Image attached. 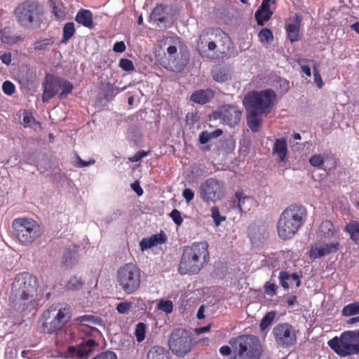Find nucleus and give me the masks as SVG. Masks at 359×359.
<instances>
[{
	"mask_svg": "<svg viewBox=\"0 0 359 359\" xmlns=\"http://www.w3.org/2000/svg\"><path fill=\"white\" fill-rule=\"evenodd\" d=\"M36 290V277L26 272L18 274L11 285L9 295L11 306L20 311L26 310L34 304Z\"/></svg>",
	"mask_w": 359,
	"mask_h": 359,
	"instance_id": "obj_1",
	"label": "nucleus"
},
{
	"mask_svg": "<svg viewBox=\"0 0 359 359\" xmlns=\"http://www.w3.org/2000/svg\"><path fill=\"white\" fill-rule=\"evenodd\" d=\"M208 244L196 242L184 248L178 266L181 274H196L209 261Z\"/></svg>",
	"mask_w": 359,
	"mask_h": 359,
	"instance_id": "obj_2",
	"label": "nucleus"
},
{
	"mask_svg": "<svg viewBox=\"0 0 359 359\" xmlns=\"http://www.w3.org/2000/svg\"><path fill=\"white\" fill-rule=\"evenodd\" d=\"M306 217V208L302 205H292L285 208L277 223L279 238L282 240L292 238L304 224Z\"/></svg>",
	"mask_w": 359,
	"mask_h": 359,
	"instance_id": "obj_3",
	"label": "nucleus"
},
{
	"mask_svg": "<svg viewBox=\"0 0 359 359\" xmlns=\"http://www.w3.org/2000/svg\"><path fill=\"white\" fill-rule=\"evenodd\" d=\"M229 37L220 29H208L199 36L197 48L202 57L217 59L224 54Z\"/></svg>",
	"mask_w": 359,
	"mask_h": 359,
	"instance_id": "obj_4",
	"label": "nucleus"
},
{
	"mask_svg": "<svg viewBox=\"0 0 359 359\" xmlns=\"http://www.w3.org/2000/svg\"><path fill=\"white\" fill-rule=\"evenodd\" d=\"M229 344L233 349L230 359H259L262 348L259 339L252 334H244L231 339Z\"/></svg>",
	"mask_w": 359,
	"mask_h": 359,
	"instance_id": "obj_5",
	"label": "nucleus"
},
{
	"mask_svg": "<svg viewBox=\"0 0 359 359\" xmlns=\"http://www.w3.org/2000/svg\"><path fill=\"white\" fill-rule=\"evenodd\" d=\"M43 8L36 1L28 0L20 4L14 11L18 24L25 28L39 27L43 20Z\"/></svg>",
	"mask_w": 359,
	"mask_h": 359,
	"instance_id": "obj_6",
	"label": "nucleus"
},
{
	"mask_svg": "<svg viewBox=\"0 0 359 359\" xmlns=\"http://www.w3.org/2000/svg\"><path fill=\"white\" fill-rule=\"evenodd\" d=\"M116 281L120 290L125 294H132L140 287L141 270L136 264H124L119 266L116 272Z\"/></svg>",
	"mask_w": 359,
	"mask_h": 359,
	"instance_id": "obj_7",
	"label": "nucleus"
},
{
	"mask_svg": "<svg viewBox=\"0 0 359 359\" xmlns=\"http://www.w3.org/2000/svg\"><path fill=\"white\" fill-rule=\"evenodd\" d=\"M12 226L18 241L25 246L32 244L41 233V229L39 223L31 218L15 219L13 221Z\"/></svg>",
	"mask_w": 359,
	"mask_h": 359,
	"instance_id": "obj_8",
	"label": "nucleus"
},
{
	"mask_svg": "<svg viewBox=\"0 0 359 359\" xmlns=\"http://www.w3.org/2000/svg\"><path fill=\"white\" fill-rule=\"evenodd\" d=\"M43 92L41 99L43 102H47L55 96L60 90L62 91L59 94V98L60 100L65 99L72 93L73 85L62 77L47 74L43 83Z\"/></svg>",
	"mask_w": 359,
	"mask_h": 359,
	"instance_id": "obj_9",
	"label": "nucleus"
},
{
	"mask_svg": "<svg viewBox=\"0 0 359 359\" xmlns=\"http://www.w3.org/2000/svg\"><path fill=\"white\" fill-rule=\"evenodd\" d=\"M276 99V93L271 89L248 93L243 100L246 109H252L262 113H268Z\"/></svg>",
	"mask_w": 359,
	"mask_h": 359,
	"instance_id": "obj_10",
	"label": "nucleus"
},
{
	"mask_svg": "<svg viewBox=\"0 0 359 359\" xmlns=\"http://www.w3.org/2000/svg\"><path fill=\"white\" fill-rule=\"evenodd\" d=\"M161 50H166V57L171 67L176 70H181L187 63V55H182L179 58L177 49L182 46L180 39L177 36H170L164 37L158 41Z\"/></svg>",
	"mask_w": 359,
	"mask_h": 359,
	"instance_id": "obj_11",
	"label": "nucleus"
},
{
	"mask_svg": "<svg viewBox=\"0 0 359 359\" xmlns=\"http://www.w3.org/2000/svg\"><path fill=\"white\" fill-rule=\"evenodd\" d=\"M327 345L341 357L359 353V345L354 341L353 331H346L339 337H333L327 341Z\"/></svg>",
	"mask_w": 359,
	"mask_h": 359,
	"instance_id": "obj_12",
	"label": "nucleus"
},
{
	"mask_svg": "<svg viewBox=\"0 0 359 359\" xmlns=\"http://www.w3.org/2000/svg\"><path fill=\"white\" fill-rule=\"evenodd\" d=\"M198 189L201 199L207 203H215L226 195L224 183L212 177L201 183Z\"/></svg>",
	"mask_w": 359,
	"mask_h": 359,
	"instance_id": "obj_13",
	"label": "nucleus"
},
{
	"mask_svg": "<svg viewBox=\"0 0 359 359\" xmlns=\"http://www.w3.org/2000/svg\"><path fill=\"white\" fill-rule=\"evenodd\" d=\"M168 346L171 351L178 357H184L192 348V339L189 332L184 329H176L170 334Z\"/></svg>",
	"mask_w": 359,
	"mask_h": 359,
	"instance_id": "obj_14",
	"label": "nucleus"
},
{
	"mask_svg": "<svg viewBox=\"0 0 359 359\" xmlns=\"http://www.w3.org/2000/svg\"><path fill=\"white\" fill-rule=\"evenodd\" d=\"M276 344L280 347H290L297 342L294 328L288 323L276 325L272 331Z\"/></svg>",
	"mask_w": 359,
	"mask_h": 359,
	"instance_id": "obj_15",
	"label": "nucleus"
},
{
	"mask_svg": "<svg viewBox=\"0 0 359 359\" xmlns=\"http://www.w3.org/2000/svg\"><path fill=\"white\" fill-rule=\"evenodd\" d=\"M71 318L69 308L58 309L53 318L43 324V331L48 333H53L62 330Z\"/></svg>",
	"mask_w": 359,
	"mask_h": 359,
	"instance_id": "obj_16",
	"label": "nucleus"
},
{
	"mask_svg": "<svg viewBox=\"0 0 359 359\" xmlns=\"http://www.w3.org/2000/svg\"><path fill=\"white\" fill-rule=\"evenodd\" d=\"M216 114L224 123L232 127L240 122L242 111L235 105L226 104L219 107Z\"/></svg>",
	"mask_w": 359,
	"mask_h": 359,
	"instance_id": "obj_17",
	"label": "nucleus"
},
{
	"mask_svg": "<svg viewBox=\"0 0 359 359\" xmlns=\"http://www.w3.org/2000/svg\"><path fill=\"white\" fill-rule=\"evenodd\" d=\"M339 243H326L323 242H317L311 245L309 257L313 259H316L330 253L335 252L339 249Z\"/></svg>",
	"mask_w": 359,
	"mask_h": 359,
	"instance_id": "obj_18",
	"label": "nucleus"
},
{
	"mask_svg": "<svg viewBox=\"0 0 359 359\" xmlns=\"http://www.w3.org/2000/svg\"><path fill=\"white\" fill-rule=\"evenodd\" d=\"M302 18L297 14L286 21V31L288 39L292 43L299 39V27Z\"/></svg>",
	"mask_w": 359,
	"mask_h": 359,
	"instance_id": "obj_19",
	"label": "nucleus"
},
{
	"mask_svg": "<svg viewBox=\"0 0 359 359\" xmlns=\"http://www.w3.org/2000/svg\"><path fill=\"white\" fill-rule=\"evenodd\" d=\"M247 125L252 132L259 131L262 123V114L252 109H247Z\"/></svg>",
	"mask_w": 359,
	"mask_h": 359,
	"instance_id": "obj_20",
	"label": "nucleus"
},
{
	"mask_svg": "<svg viewBox=\"0 0 359 359\" xmlns=\"http://www.w3.org/2000/svg\"><path fill=\"white\" fill-rule=\"evenodd\" d=\"M271 0H264L261 6L256 11L255 17L259 25H263L268 21L273 13L270 10Z\"/></svg>",
	"mask_w": 359,
	"mask_h": 359,
	"instance_id": "obj_21",
	"label": "nucleus"
},
{
	"mask_svg": "<svg viewBox=\"0 0 359 359\" xmlns=\"http://www.w3.org/2000/svg\"><path fill=\"white\" fill-rule=\"evenodd\" d=\"M165 241V235L157 233L151 236L149 238H143L140 242V250L144 252L153 247L161 244Z\"/></svg>",
	"mask_w": 359,
	"mask_h": 359,
	"instance_id": "obj_22",
	"label": "nucleus"
},
{
	"mask_svg": "<svg viewBox=\"0 0 359 359\" xmlns=\"http://www.w3.org/2000/svg\"><path fill=\"white\" fill-rule=\"evenodd\" d=\"M74 322L83 327L103 326L102 319L95 315L85 314L74 318Z\"/></svg>",
	"mask_w": 359,
	"mask_h": 359,
	"instance_id": "obj_23",
	"label": "nucleus"
},
{
	"mask_svg": "<svg viewBox=\"0 0 359 359\" xmlns=\"http://www.w3.org/2000/svg\"><path fill=\"white\" fill-rule=\"evenodd\" d=\"M214 96L211 89L198 90L191 95V100L196 104H205L208 102Z\"/></svg>",
	"mask_w": 359,
	"mask_h": 359,
	"instance_id": "obj_24",
	"label": "nucleus"
},
{
	"mask_svg": "<svg viewBox=\"0 0 359 359\" xmlns=\"http://www.w3.org/2000/svg\"><path fill=\"white\" fill-rule=\"evenodd\" d=\"M98 344L93 339H88L81 343L77 349V356L80 359H85L93 351V349Z\"/></svg>",
	"mask_w": 359,
	"mask_h": 359,
	"instance_id": "obj_25",
	"label": "nucleus"
},
{
	"mask_svg": "<svg viewBox=\"0 0 359 359\" xmlns=\"http://www.w3.org/2000/svg\"><path fill=\"white\" fill-rule=\"evenodd\" d=\"M280 285L285 289H287L290 285L295 284L296 287H299L301 280L296 273L290 274L287 271H281L279 274Z\"/></svg>",
	"mask_w": 359,
	"mask_h": 359,
	"instance_id": "obj_26",
	"label": "nucleus"
},
{
	"mask_svg": "<svg viewBox=\"0 0 359 359\" xmlns=\"http://www.w3.org/2000/svg\"><path fill=\"white\" fill-rule=\"evenodd\" d=\"M336 232L333 224L330 221L323 222L318 230V237L321 239H330L332 238Z\"/></svg>",
	"mask_w": 359,
	"mask_h": 359,
	"instance_id": "obj_27",
	"label": "nucleus"
},
{
	"mask_svg": "<svg viewBox=\"0 0 359 359\" xmlns=\"http://www.w3.org/2000/svg\"><path fill=\"white\" fill-rule=\"evenodd\" d=\"M273 154H276L280 161H284L287 154V140L285 138L276 139L272 149Z\"/></svg>",
	"mask_w": 359,
	"mask_h": 359,
	"instance_id": "obj_28",
	"label": "nucleus"
},
{
	"mask_svg": "<svg viewBox=\"0 0 359 359\" xmlns=\"http://www.w3.org/2000/svg\"><path fill=\"white\" fill-rule=\"evenodd\" d=\"M0 39L2 43L11 45L22 41V38L14 34L10 28L5 27L0 30Z\"/></svg>",
	"mask_w": 359,
	"mask_h": 359,
	"instance_id": "obj_29",
	"label": "nucleus"
},
{
	"mask_svg": "<svg viewBox=\"0 0 359 359\" xmlns=\"http://www.w3.org/2000/svg\"><path fill=\"white\" fill-rule=\"evenodd\" d=\"M75 20L88 28H91L93 25V13L89 10H80L75 17Z\"/></svg>",
	"mask_w": 359,
	"mask_h": 359,
	"instance_id": "obj_30",
	"label": "nucleus"
},
{
	"mask_svg": "<svg viewBox=\"0 0 359 359\" xmlns=\"http://www.w3.org/2000/svg\"><path fill=\"white\" fill-rule=\"evenodd\" d=\"M212 74L214 80L219 83L225 82L231 77V70L224 67H215L212 71Z\"/></svg>",
	"mask_w": 359,
	"mask_h": 359,
	"instance_id": "obj_31",
	"label": "nucleus"
},
{
	"mask_svg": "<svg viewBox=\"0 0 359 359\" xmlns=\"http://www.w3.org/2000/svg\"><path fill=\"white\" fill-rule=\"evenodd\" d=\"M167 18L165 7L163 5L156 6L150 15V19L159 26L161 23L165 22Z\"/></svg>",
	"mask_w": 359,
	"mask_h": 359,
	"instance_id": "obj_32",
	"label": "nucleus"
},
{
	"mask_svg": "<svg viewBox=\"0 0 359 359\" xmlns=\"http://www.w3.org/2000/svg\"><path fill=\"white\" fill-rule=\"evenodd\" d=\"M248 236L252 243L256 244L264 240L265 230L263 227L257 226H250L248 228Z\"/></svg>",
	"mask_w": 359,
	"mask_h": 359,
	"instance_id": "obj_33",
	"label": "nucleus"
},
{
	"mask_svg": "<svg viewBox=\"0 0 359 359\" xmlns=\"http://www.w3.org/2000/svg\"><path fill=\"white\" fill-rule=\"evenodd\" d=\"M147 359H169V353L165 348L154 346L148 351Z\"/></svg>",
	"mask_w": 359,
	"mask_h": 359,
	"instance_id": "obj_34",
	"label": "nucleus"
},
{
	"mask_svg": "<svg viewBox=\"0 0 359 359\" xmlns=\"http://www.w3.org/2000/svg\"><path fill=\"white\" fill-rule=\"evenodd\" d=\"M79 257L76 248L66 250L62 257V262L68 267H71L79 261Z\"/></svg>",
	"mask_w": 359,
	"mask_h": 359,
	"instance_id": "obj_35",
	"label": "nucleus"
},
{
	"mask_svg": "<svg viewBox=\"0 0 359 359\" xmlns=\"http://www.w3.org/2000/svg\"><path fill=\"white\" fill-rule=\"evenodd\" d=\"M236 197L238 199V206L241 211H249L255 204L254 198L249 196H243L241 193H236Z\"/></svg>",
	"mask_w": 359,
	"mask_h": 359,
	"instance_id": "obj_36",
	"label": "nucleus"
},
{
	"mask_svg": "<svg viewBox=\"0 0 359 359\" xmlns=\"http://www.w3.org/2000/svg\"><path fill=\"white\" fill-rule=\"evenodd\" d=\"M344 230L350 234V238L353 241H359V222H350L346 225Z\"/></svg>",
	"mask_w": 359,
	"mask_h": 359,
	"instance_id": "obj_37",
	"label": "nucleus"
},
{
	"mask_svg": "<svg viewBox=\"0 0 359 359\" xmlns=\"http://www.w3.org/2000/svg\"><path fill=\"white\" fill-rule=\"evenodd\" d=\"M79 332L82 337H86L95 340L101 335L100 331L95 327H82L79 329Z\"/></svg>",
	"mask_w": 359,
	"mask_h": 359,
	"instance_id": "obj_38",
	"label": "nucleus"
},
{
	"mask_svg": "<svg viewBox=\"0 0 359 359\" xmlns=\"http://www.w3.org/2000/svg\"><path fill=\"white\" fill-rule=\"evenodd\" d=\"M83 286V282L80 277L73 276L69 278L65 285L67 290L76 291L79 290Z\"/></svg>",
	"mask_w": 359,
	"mask_h": 359,
	"instance_id": "obj_39",
	"label": "nucleus"
},
{
	"mask_svg": "<svg viewBox=\"0 0 359 359\" xmlns=\"http://www.w3.org/2000/svg\"><path fill=\"white\" fill-rule=\"evenodd\" d=\"M75 34V26L74 22H67L63 27V37L62 42L66 43Z\"/></svg>",
	"mask_w": 359,
	"mask_h": 359,
	"instance_id": "obj_40",
	"label": "nucleus"
},
{
	"mask_svg": "<svg viewBox=\"0 0 359 359\" xmlns=\"http://www.w3.org/2000/svg\"><path fill=\"white\" fill-rule=\"evenodd\" d=\"M328 157L326 154H314L309 158V163L316 168H321L326 158Z\"/></svg>",
	"mask_w": 359,
	"mask_h": 359,
	"instance_id": "obj_41",
	"label": "nucleus"
},
{
	"mask_svg": "<svg viewBox=\"0 0 359 359\" xmlns=\"http://www.w3.org/2000/svg\"><path fill=\"white\" fill-rule=\"evenodd\" d=\"M341 313L344 316H351L359 313V311L355 302L351 303L342 309Z\"/></svg>",
	"mask_w": 359,
	"mask_h": 359,
	"instance_id": "obj_42",
	"label": "nucleus"
},
{
	"mask_svg": "<svg viewBox=\"0 0 359 359\" xmlns=\"http://www.w3.org/2000/svg\"><path fill=\"white\" fill-rule=\"evenodd\" d=\"M276 316V313L273 311L268 312L262 318L260 323V329L264 330L267 328L273 321Z\"/></svg>",
	"mask_w": 359,
	"mask_h": 359,
	"instance_id": "obj_43",
	"label": "nucleus"
},
{
	"mask_svg": "<svg viewBox=\"0 0 359 359\" xmlns=\"http://www.w3.org/2000/svg\"><path fill=\"white\" fill-rule=\"evenodd\" d=\"M53 43L52 39H43L34 43V47L36 50H45Z\"/></svg>",
	"mask_w": 359,
	"mask_h": 359,
	"instance_id": "obj_44",
	"label": "nucleus"
},
{
	"mask_svg": "<svg viewBox=\"0 0 359 359\" xmlns=\"http://www.w3.org/2000/svg\"><path fill=\"white\" fill-rule=\"evenodd\" d=\"M135 337L137 341L141 342L145 339L146 325L143 323H139L135 327Z\"/></svg>",
	"mask_w": 359,
	"mask_h": 359,
	"instance_id": "obj_45",
	"label": "nucleus"
},
{
	"mask_svg": "<svg viewBox=\"0 0 359 359\" xmlns=\"http://www.w3.org/2000/svg\"><path fill=\"white\" fill-rule=\"evenodd\" d=\"M157 309L166 313H170L172 311L173 304L170 300H161L157 305Z\"/></svg>",
	"mask_w": 359,
	"mask_h": 359,
	"instance_id": "obj_46",
	"label": "nucleus"
},
{
	"mask_svg": "<svg viewBox=\"0 0 359 359\" xmlns=\"http://www.w3.org/2000/svg\"><path fill=\"white\" fill-rule=\"evenodd\" d=\"M211 215L217 226L220 225L222 222L226 219L224 216L220 215L219 210L217 207H213L211 208Z\"/></svg>",
	"mask_w": 359,
	"mask_h": 359,
	"instance_id": "obj_47",
	"label": "nucleus"
},
{
	"mask_svg": "<svg viewBox=\"0 0 359 359\" xmlns=\"http://www.w3.org/2000/svg\"><path fill=\"white\" fill-rule=\"evenodd\" d=\"M273 38V36L272 32L267 28L262 29L259 33V39L262 42H269L272 41Z\"/></svg>",
	"mask_w": 359,
	"mask_h": 359,
	"instance_id": "obj_48",
	"label": "nucleus"
},
{
	"mask_svg": "<svg viewBox=\"0 0 359 359\" xmlns=\"http://www.w3.org/2000/svg\"><path fill=\"white\" fill-rule=\"evenodd\" d=\"M131 308L132 303L128 301L121 302L116 306V310L121 314L128 313Z\"/></svg>",
	"mask_w": 359,
	"mask_h": 359,
	"instance_id": "obj_49",
	"label": "nucleus"
},
{
	"mask_svg": "<svg viewBox=\"0 0 359 359\" xmlns=\"http://www.w3.org/2000/svg\"><path fill=\"white\" fill-rule=\"evenodd\" d=\"M277 288L276 284L271 282H266L264 286L265 294L269 296H274L276 294Z\"/></svg>",
	"mask_w": 359,
	"mask_h": 359,
	"instance_id": "obj_50",
	"label": "nucleus"
},
{
	"mask_svg": "<svg viewBox=\"0 0 359 359\" xmlns=\"http://www.w3.org/2000/svg\"><path fill=\"white\" fill-rule=\"evenodd\" d=\"M2 90L6 95H11L14 93L15 88L12 82L6 81L2 84Z\"/></svg>",
	"mask_w": 359,
	"mask_h": 359,
	"instance_id": "obj_51",
	"label": "nucleus"
},
{
	"mask_svg": "<svg viewBox=\"0 0 359 359\" xmlns=\"http://www.w3.org/2000/svg\"><path fill=\"white\" fill-rule=\"evenodd\" d=\"M119 67L125 71H132L134 69V65L131 60L128 59H121L119 61Z\"/></svg>",
	"mask_w": 359,
	"mask_h": 359,
	"instance_id": "obj_52",
	"label": "nucleus"
},
{
	"mask_svg": "<svg viewBox=\"0 0 359 359\" xmlns=\"http://www.w3.org/2000/svg\"><path fill=\"white\" fill-rule=\"evenodd\" d=\"M92 359H117V356L115 353L108 351L99 353Z\"/></svg>",
	"mask_w": 359,
	"mask_h": 359,
	"instance_id": "obj_53",
	"label": "nucleus"
},
{
	"mask_svg": "<svg viewBox=\"0 0 359 359\" xmlns=\"http://www.w3.org/2000/svg\"><path fill=\"white\" fill-rule=\"evenodd\" d=\"M170 215L171 218L172 219L173 222L176 224L180 225L182 223L183 219L181 217V214H180V211H178L177 210L174 209L173 210H172Z\"/></svg>",
	"mask_w": 359,
	"mask_h": 359,
	"instance_id": "obj_54",
	"label": "nucleus"
},
{
	"mask_svg": "<svg viewBox=\"0 0 359 359\" xmlns=\"http://www.w3.org/2000/svg\"><path fill=\"white\" fill-rule=\"evenodd\" d=\"M148 154L149 151H139L134 156L130 157L129 161L133 163L137 162L144 157L147 156Z\"/></svg>",
	"mask_w": 359,
	"mask_h": 359,
	"instance_id": "obj_55",
	"label": "nucleus"
},
{
	"mask_svg": "<svg viewBox=\"0 0 359 359\" xmlns=\"http://www.w3.org/2000/svg\"><path fill=\"white\" fill-rule=\"evenodd\" d=\"M313 76H314V81L316 83L318 88H322L323 86V81L321 78V76L319 73V72L317 70L316 67H314L313 68Z\"/></svg>",
	"mask_w": 359,
	"mask_h": 359,
	"instance_id": "obj_56",
	"label": "nucleus"
},
{
	"mask_svg": "<svg viewBox=\"0 0 359 359\" xmlns=\"http://www.w3.org/2000/svg\"><path fill=\"white\" fill-rule=\"evenodd\" d=\"M34 122H35V118L31 114L25 113L24 114L23 124L25 127L32 126Z\"/></svg>",
	"mask_w": 359,
	"mask_h": 359,
	"instance_id": "obj_57",
	"label": "nucleus"
},
{
	"mask_svg": "<svg viewBox=\"0 0 359 359\" xmlns=\"http://www.w3.org/2000/svg\"><path fill=\"white\" fill-rule=\"evenodd\" d=\"M95 163V161L94 159L90 160L88 161H83L79 157L77 158V161L75 163V166L77 168H83L86 167L90 165H93Z\"/></svg>",
	"mask_w": 359,
	"mask_h": 359,
	"instance_id": "obj_58",
	"label": "nucleus"
},
{
	"mask_svg": "<svg viewBox=\"0 0 359 359\" xmlns=\"http://www.w3.org/2000/svg\"><path fill=\"white\" fill-rule=\"evenodd\" d=\"M182 196L186 200L187 203H189L194 199V193L191 189L187 188L184 189Z\"/></svg>",
	"mask_w": 359,
	"mask_h": 359,
	"instance_id": "obj_59",
	"label": "nucleus"
},
{
	"mask_svg": "<svg viewBox=\"0 0 359 359\" xmlns=\"http://www.w3.org/2000/svg\"><path fill=\"white\" fill-rule=\"evenodd\" d=\"M126 50V45L123 41L116 42L113 46V50L116 53H123Z\"/></svg>",
	"mask_w": 359,
	"mask_h": 359,
	"instance_id": "obj_60",
	"label": "nucleus"
},
{
	"mask_svg": "<svg viewBox=\"0 0 359 359\" xmlns=\"http://www.w3.org/2000/svg\"><path fill=\"white\" fill-rule=\"evenodd\" d=\"M211 139V135L210 133L203 131L199 135V141L201 144H204L207 143Z\"/></svg>",
	"mask_w": 359,
	"mask_h": 359,
	"instance_id": "obj_61",
	"label": "nucleus"
},
{
	"mask_svg": "<svg viewBox=\"0 0 359 359\" xmlns=\"http://www.w3.org/2000/svg\"><path fill=\"white\" fill-rule=\"evenodd\" d=\"M131 188L138 196H142L143 194V189L140 187V182L137 180L131 184Z\"/></svg>",
	"mask_w": 359,
	"mask_h": 359,
	"instance_id": "obj_62",
	"label": "nucleus"
},
{
	"mask_svg": "<svg viewBox=\"0 0 359 359\" xmlns=\"http://www.w3.org/2000/svg\"><path fill=\"white\" fill-rule=\"evenodd\" d=\"M3 63L9 65L12 61V55L10 53H4L0 56Z\"/></svg>",
	"mask_w": 359,
	"mask_h": 359,
	"instance_id": "obj_63",
	"label": "nucleus"
},
{
	"mask_svg": "<svg viewBox=\"0 0 359 359\" xmlns=\"http://www.w3.org/2000/svg\"><path fill=\"white\" fill-rule=\"evenodd\" d=\"M231 352L233 353L232 347L231 348L229 346H223L219 348V353L224 356L229 355Z\"/></svg>",
	"mask_w": 359,
	"mask_h": 359,
	"instance_id": "obj_64",
	"label": "nucleus"
}]
</instances>
